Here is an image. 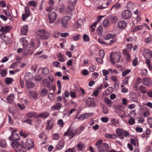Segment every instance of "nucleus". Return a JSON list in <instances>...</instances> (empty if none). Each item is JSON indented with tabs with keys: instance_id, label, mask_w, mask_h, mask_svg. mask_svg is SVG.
<instances>
[{
	"instance_id": "obj_1",
	"label": "nucleus",
	"mask_w": 152,
	"mask_h": 152,
	"mask_svg": "<svg viewBox=\"0 0 152 152\" xmlns=\"http://www.w3.org/2000/svg\"><path fill=\"white\" fill-rule=\"evenodd\" d=\"M103 142L102 140H99L96 141L95 145L99 152H107L109 150V145L106 143H102Z\"/></svg>"
},
{
	"instance_id": "obj_2",
	"label": "nucleus",
	"mask_w": 152,
	"mask_h": 152,
	"mask_svg": "<svg viewBox=\"0 0 152 152\" xmlns=\"http://www.w3.org/2000/svg\"><path fill=\"white\" fill-rule=\"evenodd\" d=\"M121 53L119 52H112L110 56V61L111 63L114 64L116 63H119L120 61Z\"/></svg>"
},
{
	"instance_id": "obj_3",
	"label": "nucleus",
	"mask_w": 152,
	"mask_h": 152,
	"mask_svg": "<svg viewBox=\"0 0 152 152\" xmlns=\"http://www.w3.org/2000/svg\"><path fill=\"white\" fill-rule=\"evenodd\" d=\"M71 127V125L70 126L67 131L64 133V135L65 136L69 135L70 136V138L72 139L73 138L76 134L78 135L81 133V132L78 130V128L76 129H72L71 130H70Z\"/></svg>"
},
{
	"instance_id": "obj_4",
	"label": "nucleus",
	"mask_w": 152,
	"mask_h": 152,
	"mask_svg": "<svg viewBox=\"0 0 152 152\" xmlns=\"http://www.w3.org/2000/svg\"><path fill=\"white\" fill-rule=\"evenodd\" d=\"M38 37L39 38L42 39H48L50 38V33L47 32L45 29H40L38 32Z\"/></svg>"
},
{
	"instance_id": "obj_5",
	"label": "nucleus",
	"mask_w": 152,
	"mask_h": 152,
	"mask_svg": "<svg viewBox=\"0 0 152 152\" xmlns=\"http://www.w3.org/2000/svg\"><path fill=\"white\" fill-rule=\"evenodd\" d=\"M34 146L33 141L30 138H28L24 145H21V147L23 148H27V149L29 150L33 148Z\"/></svg>"
},
{
	"instance_id": "obj_6",
	"label": "nucleus",
	"mask_w": 152,
	"mask_h": 152,
	"mask_svg": "<svg viewBox=\"0 0 152 152\" xmlns=\"http://www.w3.org/2000/svg\"><path fill=\"white\" fill-rule=\"evenodd\" d=\"M25 79L26 81V86L27 88H30L34 86L35 83L31 81V80L30 79L28 75H26L25 76Z\"/></svg>"
},
{
	"instance_id": "obj_7",
	"label": "nucleus",
	"mask_w": 152,
	"mask_h": 152,
	"mask_svg": "<svg viewBox=\"0 0 152 152\" xmlns=\"http://www.w3.org/2000/svg\"><path fill=\"white\" fill-rule=\"evenodd\" d=\"M122 18L124 19H129L132 16V14L130 11L129 10H125L122 12Z\"/></svg>"
},
{
	"instance_id": "obj_8",
	"label": "nucleus",
	"mask_w": 152,
	"mask_h": 152,
	"mask_svg": "<svg viewBox=\"0 0 152 152\" xmlns=\"http://www.w3.org/2000/svg\"><path fill=\"white\" fill-rule=\"evenodd\" d=\"M57 15L55 12H52L49 13L48 17L49 23H53L56 19Z\"/></svg>"
},
{
	"instance_id": "obj_9",
	"label": "nucleus",
	"mask_w": 152,
	"mask_h": 152,
	"mask_svg": "<svg viewBox=\"0 0 152 152\" xmlns=\"http://www.w3.org/2000/svg\"><path fill=\"white\" fill-rule=\"evenodd\" d=\"M94 114L93 113H85L84 114H83L80 115V116L77 118V119L81 120H84L93 116Z\"/></svg>"
},
{
	"instance_id": "obj_10",
	"label": "nucleus",
	"mask_w": 152,
	"mask_h": 152,
	"mask_svg": "<svg viewBox=\"0 0 152 152\" xmlns=\"http://www.w3.org/2000/svg\"><path fill=\"white\" fill-rule=\"evenodd\" d=\"M70 18L68 16H66L64 17L62 20L61 23L62 26L66 28L68 25V22L70 20Z\"/></svg>"
},
{
	"instance_id": "obj_11",
	"label": "nucleus",
	"mask_w": 152,
	"mask_h": 152,
	"mask_svg": "<svg viewBox=\"0 0 152 152\" xmlns=\"http://www.w3.org/2000/svg\"><path fill=\"white\" fill-rule=\"evenodd\" d=\"M94 99L92 98H89L86 101V104L88 106H95V103L94 102Z\"/></svg>"
},
{
	"instance_id": "obj_12",
	"label": "nucleus",
	"mask_w": 152,
	"mask_h": 152,
	"mask_svg": "<svg viewBox=\"0 0 152 152\" xmlns=\"http://www.w3.org/2000/svg\"><path fill=\"white\" fill-rule=\"evenodd\" d=\"M116 133L119 138L123 139L124 138V131L120 128H118L115 130Z\"/></svg>"
},
{
	"instance_id": "obj_13",
	"label": "nucleus",
	"mask_w": 152,
	"mask_h": 152,
	"mask_svg": "<svg viewBox=\"0 0 152 152\" xmlns=\"http://www.w3.org/2000/svg\"><path fill=\"white\" fill-rule=\"evenodd\" d=\"M49 115V113L46 112L40 113L35 117V118H46Z\"/></svg>"
},
{
	"instance_id": "obj_14",
	"label": "nucleus",
	"mask_w": 152,
	"mask_h": 152,
	"mask_svg": "<svg viewBox=\"0 0 152 152\" xmlns=\"http://www.w3.org/2000/svg\"><path fill=\"white\" fill-rule=\"evenodd\" d=\"M9 139L11 141H15L20 140L19 134L17 133L11 134V136L9 137Z\"/></svg>"
},
{
	"instance_id": "obj_15",
	"label": "nucleus",
	"mask_w": 152,
	"mask_h": 152,
	"mask_svg": "<svg viewBox=\"0 0 152 152\" xmlns=\"http://www.w3.org/2000/svg\"><path fill=\"white\" fill-rule=\"evenodd\" d=\"M118 25L119 28L121 29H124L127 27V23L124 20L119 21Z\"/></svg>"
},
{
	"instance_id": "obj_16",
	"label": "nucleus",
	"mask_w": 152,
	"mask_h": 152,
	"mask_svg": "<svg viewBox=\"0 0 152 152\" xmlns=\"http://www.w3.org/2000/svg\"><path fill=\"white\" fill-rule=\"evenodd\" d=\"M28 26L27 25L23 26L21 29L20 34L22 35H26L28 31Z\"/></svg>"
},
{
	"instance_id": "obj_17",
	"label": "nucleus",
	"mask_w": 152,
	"mask_h": 152,
	"mask_svg": "<svg viewBox=\"0 0 152 152\" xmlns=\"http://www.w3.org/2000/svg\"><path fill=\"white\" fill-rule=\"evenodd\" d=\"M77 150L79 151H83L85 150V145L82 142H79L77 145Z\"/></svg>"
},
{
	"instance_id": "obj_18",
	"label": "nucleus",
	"mask_w": 152,
	"mask_h": 152,
	"mask_svg": "<svg viewBox=\"0 0 152 152\" xmlns=\"http://www.w3.org/2000/svg\"><path fill=\"white\" fill-rule=\"evenodd\" d=\"M142 83L146 86H149L151 83L150 79L147 78H143L142 80Z\"/></svg>"
},
{
	"instance_id": "obj_19",
	"label": "nucleus",
	"mask_w": 152,
	"mask_h": 152,
	"mask_svg": "<svg viewBox=\"0 0 152 152\" xmlns=\"http://www.w3.org/2000/svg\"><path fill=\"white\" fill-rule=\"evenodd\" d=\"M40 68L42 70V75L44 76H45L47 75L49 72V70L47 67H40Z\"/></svg>"
},
{
	"instance_id": "obj_20",
	"label": "nucleus",
	"mask_w": 152,
	"mask_h": 152,
	"mask_svg": "<svg viewBox=\"0 0 152 152\" xmlns=\"http://www.w3.org/2000/svg\"><path fill=\"white\" fill-rule=\"evenodd\" d=\"M45 85L48 88L50 91L53 90V92L55 90V86L52 84H50L48 81H47L45 83Z\"/></svg>"
},
{
	"instance_id": "obj_21",
	"label": "nucleus",
	"mask_w": 152,
	"mask_h": 152,
	"mask_svg": "<svg viewBox=\"0 0 152 152\" xmlns=\"http://www.w3.org/2000/svg\"><path fill=\"white\" fill-rule=\"evenodd\" d=\"M14 98V94H10L7 97V101L9 104H11L13 101Z\"/></svg>"
},
{
	"instance_id": "obj_22",
	"label": "nucleus",
	"mask_w": 152,
	"mask_h": 152,
	"mask_svg": "<svg viewBox=\"0 0 152 152\" xmlns=\"http://www.w3.org/2000/svg\"><path fill=\"white\" fill-rule=\"evenodd\" d=\"M105 137L106 138H110L113 139H115L117 137L116 135L115 134H105Z\"/></svg>"
},
{
	"instance_id": "obj_23",
	"label": "nucleus",
	"mask_w": 152,
	"mask_h": 152,
	"mask_svg": "<svg viewBox=\"0 0 152 152\" xmlns=\"http://www.w3.org/2000/svg\"><path fill=\"white\" fill-rule=\"evenodd\" d=\"M64 146V143L62 140H60L56 146V148L58 150L61 149Z\"/></svg>"
},
{
	"instance_id": "obj_24",
	"label": "nucleus",
	"mask_w": 152,
	"mask_h": 152,
	"mask_svg": "<svg viewBox=\"0 0 152 152\" xmlns=\"http://www.w3.org/2000/svg\"><path fill=\"white\" fill-rule=\"evenodd\" d=\"M104 102L107 104V105L109 107L112 106V102L107 97H105L104 99Z\"/></svg>"
},
{
	"instance_id": "obj_25",
	"label": "nucleus",
	"mask_w": 152,
	"mask_h": 152,
	"mask_svg": "<svg viewBox=\"0 0 152 152\" xmlns=\"http://www.w3.org/2000/svg\"><path fill=\"white\" fill-rule=\"evenodd\" d=\"M5 82L7 84H10L14 81L13 78L11 77H7L5 78Z\"/></svg>"
},
{
	"instance_id": "obj_26",
	"label": "nucleus",
	"mask_w": 152,
	"mask_h": 152,
	"mask_svg": "<svg viewBox=\"0 0 152 152\" xmlns=\"http://www.w3.org/2000/svg\"><path fill=\"white\" fill-rule=\"evenodd\" d=\"M134 5L133 3L129 2L127 3L126 7L127 9L129 10L133 9L134 8Z\"/></svg>"
},
{
	"instance_id": "obj_27",
	"label": "nucleus",
	"mask_w": 152,
	"mask_h": 152,
	"mask_svg": "<svg viewBox=\"0 0 152 152\" xmlns=\"http://www.w3.org/2000/svg\"><path fill=\"white\" fill-rule=\"evenodd\" d=\"M46 124L47 125V126L46 128V129H49V127L50 126V129H51L53 128V121H48Z\"/></svg>"
},
{
	"instance_id": "obj_28",
	"label": "nucleus",
	"mask_w": 152,
	"mask_h": 152,
	"mask_svg": "<svg viewBox=\"0 0 152 152\" xmlns=\"http://www.w3.org/2000/svg\"><path fill=\"white\" fill-rule=\"evenodd\" d=\"M36 114V112L34 111H31L27 113L26 114V116L27 117L30 118L35 116Z\"/></svg>"
},
{
	"instance_id": "obj_29",
	"label": "nucleus",
	"mask_w": 152,
	"mask_h": 152,
	"mask_svg": "<svg viewBox=\"0 0 152 152\" xmlns=\"http://www.w3.org/2000/svg\"><path fill=\"white\" fill-rule=\"evenodd\" d=\"M48 93V90L44 88L42 90L40 94L41 96L44 97L47 95Z\"/></svg>"
},
{
	"instance_id": "obj_30",
	"label": "nucleus",
	"mask_w": 152,
	"mask_h": 152,
	"mask_svg": "<svg viewBox=\"0 0 152 152\" xmlns=\"http://www.w3.org/2000/svg\"><path fill=\"white\" fill-rule=\"evenodd\" d=\"M7 69H1L0 70V73L1 77H4L6 76L7 74Z\"/></svg>"
},
{
	"instance_id": "obj_31",
	"label": "nucleus",
	"mask_w": 152,
	"mask_h": 152,
	"mask_svg": "<svg viewBox=\"0 0 152 152\" xmlns=\"http://www.w3.org/2000/svg\"><path fill=\"white\" fill-rule=\"evenodd\" d=\"M139 90L142 94H145L147 93V91L145 88L143 86H140L139 88Z\"/></svg>"
},
{
	"instance_id": "obj_32",
	"label": "nucleus",
	"mask_w": 152,
	"mask_h": 152,
	"mask_svg": "<svg viewBox=\"0 0 152 152\" xmlns=\"http://www.w3.org/2000/svg\"><path fill=\"white\" fill-rule=\"evenodd\" d=\"M131 99L135 102H137V98L135 94H132L130 95Z\"/></svg>"
},
{
	"instance_id": "obj_33",
	"label": "nucleus",
	"mask_w": 152,
	"mask_h": 152,
	"mask_svg": "<svg viewBox=\"0 0 152 152\" xmlns=\"http://www.w3.org/2000/svg\"><path fill=\"white\" fill-rule=\"evenodd\" d=\"M12 147L14 148H17L19 145V143L16 141H14L11 143Z\"/></svg>"
},
{
	"instance_id": "obj_34",
	"label": "nucleus",
	"mask_w": 152,
	"mask_h": 152,
	"mask_svg": "<svg viewBox=\"0 0 152 152\" xmlns=\"http://www.w3.org/2000/svg\"><path fill=\"white\" fill-rule=\"evenodd\" d=\"M115 34L113 35L112 34H108L105 37V39L106 40H109L113 38L114 37H115Z\"/></svg>"
},
{
	"instance_id": "obj_35",
	"label": "nucleus",
	"mask_w": 152,
	"mask_h": 152,
	"mask_svg": "<svg viewBox=\"0 0 152 152\" xmlns=\"http://www.w3.org/2000/svg\"><path fill=\"white\" fill-rule=\"evenodd\" d=\"M61 104L59 103H56L53 106V108L55 110H59L61 109Z\"/></svg>"
},
{
	"instance_id": "obj_36",
	"label": "nucleus",
	"mask_w": 152,
	"mask_h": 152,
	"mask_svg": "<svg viewBox=\"0 0 152 152\" xmlns=\"http://www.w3.org/2000/svg\"><path fill=\"white\" fill-rule=\"evenodd\" d=\"M6 146V143L5 140H0V146L2 148H4Z\"/></svg>"
},
{
	"instance_id": "obj_37",
	"label": "nucleus",
	"mask_w": 152,
	"mask_h": 152,
	"mask_svg": "<svg viewBox=\"0 0 152 152\" xmlns=\"http://www.w3.org/2000/svg\"><path fill=\"white\" fill-rule=\"evenodd\" d=\"M30 96L34 99H35L37 96V94L35 92L31 91L30 92Z\"/></svg>"
},
{
	"instance_id": "obj_38",
	"label": "nucleus",
	"mask_w": 152,
	"mask_h": 152,
	"mask_svg": "<svg viewBox=\"0 0 152 152\" xmlns=\"http://www.w3.org/2000/svg\"><path fill=\"white\" fill-rule=\"evenodd\" d=\"M30 15V14H28L26 13H25L23 14L22 15V20L25 21L26 20V19L29 17Z\"/></svg>"
},
{
	"instance_id": "obj_39",
	"label": "nucleus",
	"mask_w": 152,
	"mask_h": 152,
	"mask_svg": "<svg viewBox=\"0 0 152 152\" xmlns=\"http://www.w3.org/2000/svg\"><path fill=\"white\" fill-rule=\"evenodd\" d=\"M103 24L104 27H107L109 25V19H106L104 20L103 22Z\"/></svg>"
},
{
	"instance_id": "obj_40",
	"label": "nucleus",
	"mask_w": 152,
	"mask_h": 152,
	"mask_svg": "<svg viewBox=\"0 0 152 152\" xmlns=\"http://www.w3.org/2000/svg\"><path fill=\"white\" fill-rule=\"evenodd\" d=\"M0 38L4 40L7 38L5 35L4 34V31H0Z\"/></svg>"
},
{
	"instance_id": "obj_41",
	"label": "nucleus",
	"mask_w": 152,
	"mask_h": 152,
	"mask_svg": "<svg viewBox=\"0 0 152 152\" xmlns=\"http://www.w3.org/2000/svg\"><path fill=\"white\" fill-rule=\"evenodd\" d=\"M83 23V22L82 19H79L77 21V24L76 26L77 28H78L81 27Z\"/></svg>"
},
{
	"instance_id": "obj_42",
	"label": "nucleus",
	"mask_w": 152,
	"mask_h": 152,
	"mask_svg": "<svg viewBox=\"0 0 152 152\" xmlns=\"http://www.w3.org/2000/svg\"><path fill=\"white\" fill-rule=\"evenodd\" d=\"M131 76L128 75L126 77L124 80L123 81V83L124 84H128V80L130 78Z\"/></svg>"
},
{
	"instance_id": "obj_43",
	"label": "nucleus",
	"mask_w": 152,
	"mask_h": 152,
	"mask_svg": "<svg viewBox=\"0 0 152 152\" xmlns=\"http://www.w3.org/2000/svg\"><path fill=\"white\" fill-rule=\"evenodd\" d=\"M83 37V41L85 42H88L90 40L88 36L86 34L84 35Z\"/></svg>"
},
{
	"instance_id": "obj_44",
	"label": "nucleus",
	"mask_w": 152,
	"mask_h": 152,
	"mask_svg": "<svg viewBox=\"0 0 152 152\" xmlns=\"http://www.w3.org/2000/svg\"><path fill=\"white\" fill-rule=\"evenodd\" d=\"M96 31L98 34H101L102 32V26L101 25L99 26L97 28Z\"/></svg>"
},
{
	"instance_id": "obj_45",
	"label": "nucleus",
	"mask_w": 152,
	"mask_h": 152,
	"mask_svg": "<svg viewBox=\"0 0 152 152\" xmlns=\"http://www.w3.org/2000/svg\"><path fill=\"white\" fill-rule=\"evenodd\" d=\"M131 72V70L130 69H127L124 71L122 74V76L123 77H125L128 74Z\"/></svg>"
},
{
	"instance_id": "obj_46",
	"label": "nucleus",
	"mask_w": 152,
	"mask_h": 152,
	"mask_svg": "<svg viewBox=\"0 0 152 152\" xmlns=\"http://www.w3.org/2000/svg\"><path fill=\"white\" fill-rule=\"evenodd\" d=\"M77 0H68V2L70 5L75 6Z\"/></svg>"
},
{
	"instance_id": "obj_47",
	"label": "nucleus",
	"mask_w": 152,
	"mask_h": 152,
	"mask_svg": "<svg viewBox=\"0 0 152 152\" xmlns=\"http://www.w3.org/2000/svg\"><path fill=\"white\" fill-rule=\"evenodd\" d=\"M117 39L115 38L114 37L112 38L111 40L110 41L109 43H107V45H110L113 44L114 43L116 42L117 41Z\"/></svg>"
},
{
	"instance_id": "obj_48",
	"label": "nucleus",
	"mask_w": 152,
	"mask_h": 152,
	"mask_svg": "<svg viewBox=\"0 0 152 152\" xmlns=\"http://www.w3.org/2000/svg\"><path fill=\"white\" fill-rule=\"evenodd\" d=\"M28 3L30 5L34 7L36 6L37 4V3L36 1H30Z\"/></svg>"
},
{
	"instance_id": "obj_49",
	"label": "nucleus",
	"mask_w": 152,
	"mask_h": 152,
	"mask_svg": "<svg viewBox=\"0 0 152 152\" xmlns=\"http://www.w3.org/2000/svg\"><path fill=\"white\" fill-rule=\"evenodd\" d=\"M67 11H68L71 12L74 10V6L70 5L67 6Z\"/></svg>"
},
{
	"instance_id": "obj_50",
	"label": "nucleus",
	"mask_w": 152,
	"mask_h": 152,
	"mask_svg": "<svg viewBox=\"0 0 152 152\" xmlns=\"http://www.w3.org/2000/svg\"><path fill=\"white\" fill-rule=\"evenodd\" d=\"M58 124L61 127H62L64 125L63 120L61 119H60L58 122Z\"/></svg>"
},
{
	"instance_id": "obj_51",
	"label": "nucleus",
	"mask_w": 152,
	"mask_h": 152,
	"mask_svg": "<svg viewBox=\"0 0 152 152\" xmlns=\"http://www.w3.org/2000/svg\"><path fill=\"white\" fill-rule=\"evenodd\" d=\"M21 40H23V46L24 48V49H25V48L26 47L27 45V43H28L27 41L26 40V39H24V38H22L21 39Z\"/></svg>"
},
{
	"instance_id": "obj_52",
	"label": "nucleus",
	"mask_w": 152,
	"mask_h": 152,
	"mask_svg": "<svg viewBox=\"0 0 152 152\" xmlns=\"http://www.w3.org/2000/svg\"><path fill=\"white\" fill-rule=\"evenodd\" d=\"M43 78L40 75H37L35 77V80L37 81H40Z\"/></svg>"
},
{
	"instance_id": "obj_53",
	"label": "nucleus",
	"mask_w": 152,
	"mask_h": 152,
	"mask_svg": "<svg viewBox=\"0 0 152 152\" xmlns=\"http://www.w3.org/2000/svg\"><path fill=\"white\" fill-rule=\"evenodd\" d=\"M143 27V26L142 25H139L135 27L134 29V31H136L137 30L141 29Z\"/></svg>"
},
{
	"instance_id": "obj_54",
	"label": "nucleus",
	"mask_w": 152,
	"mask_h": 152,
	"mask_svg": "<svg viewBox=\"0 0 152 152\" xmlns=\"http://www.w3.org/2000/svg\"><path fill=\"white\" fill-rule=\"evenodd\" d=\"M37 68V66L36 64H34L31 66V69L34 72H35L36 70V69Z\"/></svg>"
},
{
	"instance_id": "obj_55",
	"label": "nucleus",
	"mask_w": 152,
	"mask_h": 152,
	"mask_svg": "<svg viewBox=\"0 0 152 152\" xmlns=\"http://www.w3.org/2000/svg\"><path fill=\"white\" fill-rule=\"evenodd\" d=\"M98 41L100 43L105 45L107 44V42H105L101 38H99L98 39Z\"/></svg>"
},
{
	"instance_id": "obj_56",
	"label": "nucleus",
	"mask_w": 152,
	"mask_h": 152,
	"mask_svg": "<svg viewBox=\"0 0 152 152\" xmlns=\"http://www.w3.org/2000/svg\"><path fill=\"white\" fill-rule=\"evenodd\" d=\"M109 120V118L107 117H102L101 118V121L103 122L107 123Z\"/></svg>"
},
{
	"instance_id": "obj_57",
	"label": "nucleus",
	"mask_w": 152,
	"mask_h": 152,
	"mask_svg": "<svg viewBox=\"0 0 152 152\" xmlns=\"http://www.w3.org/2000/svg\"><path fill=\"white\" fill-rule=\"evenodd\" d=\"M128 122L130 125H133L134 124L135 121L134 119L132 118H131L129 120Z\"/></svg>"
},
{
	"instance_id": "obj_58",
	"label": "nucleus",
	"mask_w": 152,
	"mask_h": 152,
	"mask_svg": "<svg viewBox=\"0 0 152 152\" xmlns=\"http://www.w3.org/2000/svg\"><path fill=\"white\" fill-rule=\"evenodd\" d=\"M53 64L55 65V67H61V66L60 65V63L59 62L55 61L53 62Z\"/></svg>"
},
{
	"instance_id": "obj_59",
	"label": "nucleus",
	"mask_w": 152,
	"mask_h": 152,
	"mask_svg": "<svg viewBox=\"0 0 152 152\" xmlns=\"http://www.w3.org/2000/svg\"><path fill=\"white\" fill-rule=\"evenodd\" d=\"M147 73V70L146 69H144L141 72V74L142 75L146 76Z\"/></svg>"
},
{
	"instance_id": "obj_60",
	"label": "nucleus",
	"mask_w": 152,
	"mask_h": 152,
	"mask_svg": "<svg viewBox=\"0 0 152 152\" xmlns=\"http://www.w3.org/2000/svg\"><path fill=\"white\" fill-rule=\"evenodd\" d=\"M29 6L28 5L25 8V13L30 14V12L29 10Z\"/></svg>"
},
{
	"instance_id": "obj_61",
	"label": "nucleus",
	"mask_w": 152,
	"mask_h": 152,
	"mask_svg": "<svg viewBox=\"0 0 152 152\" xmlns=\"http://www.w3.org/2000/svg\"><path fill=\"white\" fill-rule=\"evenodd\" d=\"M135 130L137 132H141L143 131V129L141 127L137 126L135 128Z\"/></svg>"
},
{
	"instance_id": "obj_62",
	"label": "nucleus",
	"mask_w": 152,
	"mask_h": 152,
	"mask_svg": "<svg viewBox=\"0 0 152 152\" xmlns=\"http://www.w3.org/2000/svg\"><path fill=\"white\" fill-rule=\"evenodd\" d=\"M137 58H135L133 61L132 62V65L134 66H136L137 65Z\"/></svg>"
},
{
	"instance_id": "obj_63",
	"label": "nucleus",
	"mask_w": 152,
	"mask_h": 152,
	"mask_svg": "<svg viewBox=\"0 0 152 152\" xmlns=\"http://www.w3.org/2000/svg\"><path fill=\"white\" fill-rule=\"evenodd\" d=\"M53 35L56 38H58L59 36V33L57 31H55L53 32Z\"/></svg>"
},
{
	"instance_id": "obj_64",
	"label": "nucleus",
	"mask_w": 152,
	"mask_h": 152,
	"mask_svg": "<svg viewBox=\"0 0 152 152\" xmlns=\"http://www.w3.org/2000/svg\"><path fill=\"white\" fill-rule=\"evenodd\" d=\"M65 151L66 152H76L74 148H68Z\"/></svg>"
}]
</instances>
